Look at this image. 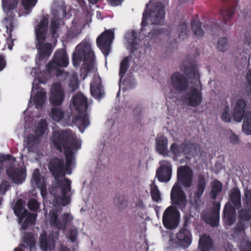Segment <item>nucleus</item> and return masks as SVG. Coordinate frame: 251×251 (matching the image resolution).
Listing matches in <instances>:
<instances>
[{
    "mask_svg": "<svg viewBox=\"0 0 251 251\" xmlns=\"http://www.w3.org/2000/svg\"><path fill=\"white\" fill-rule=\"evenodd\" d=\"M181 70L188 78L192 80L191 83L194 84V86L184 91L181 97L182 100L187 106L196 107L201 103L202 100L201 83L197 67L196 65L184 66L181 68Z\"/></svg>",
    "mask_w": 251,
    "mask_h": 251,
    "instance_id": "1",
    "label": "nucleus"
},
{
    "mask_svg": "<svg viewBox=\"0 0 251 251\" xmlns=\"http://www.w3.org/2000/svg\"><path fill=\"white\" fill-rule=\"evenodd\" d=\"M165 11L164 7L160 2H155L148 10H145L143 14L141 23V33L151 39L158 37L164 31L163 28H153L150 32L146 31L149 27L147 20L150 19L151 25H162L165 22Z\"/></svg>",
    "mask_w": 251,
    "mask_h": 251,
    "instance_id": "2",
    "label": "nucleus"
},
{
    "mask_svg": "<svg viewBox=\"0 0 251 251\" xmlns=\"http://www.w3.org/2000/svg\"><path fill=\"white\" fill-rule=\"evenodd\" d=\"M83 64L81 67V72L83 73V79L87 75V74L92 72L94 69L95 54L92 50L90 42L85 39L75 48L72 55L73 66L78 68L82 61Z\"/></svg>",
    "mask_w": 251,
    "mask_h": 251,
    "instance_id": "3",
    "label": "nucleus"
},
{
    "mask_svg": "<svg viewBox=\"0 0 251 251\" xmlns=\"http://www.w3.org/2000/svg\"><path fill=\"white\" fill-rule=\"evenodd\" d=\"M38 0H22V5L24 8V11L19 16L28 15L35 6ZM18 4V0H2V7L5 17L3 21V25L6 28V32L9 34V37H12V32L14 29V20L15 14L14 11L16 9Z\"/></svg>",
    "mask_w": 251,
    "mask_h": 251,
    "instance_id": "4",
    "label": "nucleus"
},
{
    "mask_svg": "<svg viewBox=\"0 0 251 251\" xmlns=\"http://www.w3.org/2000/svg\"><path fill=\"white\" fill-rule=\"evenodd\" d=\"M51 141L54 148L62 151L81 148V141L70 129L58 130L52 132Z\"/></svg>",
    "mask_w": 251,
    "mask_h": 251,
    "instance_id": "5",
    "label": "nucleus"
},
{
    "mask_svg": "<svg viewBox=\"0 0 251 251\" xmlns=\"http://www.w3.org/2000/svg\"><path fill=\"white\" fill-rule=\"evenodd\" d=\"M48 19L43 16L35 28L36 48L38 50V59L43 60L48 58L52 51V44L45 42L48 31Z\"/></svg>",
    "mask_w": 251,
    "mask_h": 251,
    "instance_id": "6",
    "label": "nucleus"
},
{
    "mask_svg": "<svg viewBox=\"0 0 251 251\" xmlns=\"http://www.w3.org/2000/svg\"><path fill=\"white\" fill-rule=\"evenodd\" d=\"M72 103L78 112V114L73 119L75 126H89L87 99L81 93L75 95L72 99Z\"/></svg>",
    "mask_w": 251,
    "mask_h": 251,
    "instance_id": "7",
    "label": "nucleus"
},
{
    "mask_svg": "<svg viewBox=\"0 0 251 251\" xmlns=\"http://www.w3.org/2000/svg\"><path fill=\"white\" fill-rule=\"evenodd\" d=\"M64 182L57 181V184L52 187L50 193L54 198L60 199L62 205L65 206L69 204L71 201V196L68 193L71 190L72 182L68 178H65Z\"/></svg>",
    "mask_w": 251,
    "mask_h": 251,
    "instance_id": "8",
    "label": "nucleus"
},
{
    "mask_svg": "<svg viewBox=\"0 0 251 251\" xmlns=\"http://www.w3.org/2000/svg\"><path fill=\"white\" fill-rule=\"evenodd\" d=\"M208 180L203 174L198 176L196 181L193 196L190 198V203L196 210L199 209L202 203L201 197L205 190Z\"/></svg>",
    "mask_w": 251,
    "mask_h": 251,
    "instance_id": "9",
    "label": "nucleus"
},
{
    "mask_svg": "<svg viewBox=\"0 0 251 251\" xmlns=\"http://www.w3.org/2000/svg\"><path fill=\"white\" fill-rule=\"evenodd\" d=\"M69 63V59L66 51L64 49H60L55 52L52 60L48 63L47 68L50 72L56 70V75L59 76L64 71L58 69L57 68L67 67Z\"/></svg>",
    "mask_w": 251,
    "mask_h": 251,
    "instance_id": "10",
    "label": "nucleus"
},
{
    "mask_svg": "<svg viewBox=\"0 0 251 251\" xmlns=\"http://www.w3.org/2000/svg\"><path fill=\"white\" fill-rule=\"evenodd\" d=\"M180 213L178 210L174 206H170L164 211L162 222L165 228L168 229H174L176 228L179 224Z\"/></svg>",
    "mask_w": 251,
    "mask_h": 251,
    "instance_id": "11",
    "label": "nucleus"
},
{
    "mask_svg": "<svg viewBox=\"0 0 251 251\" xmlns=\"http://www.w3.org/2000/svg\"><path fill=\"white\" fill-rule=\"evenodd\" d=\"M114 30L108 29L102 33L97 39V46L105 56L109 53L110 44L114 39Z\"/></svg>",
    "mask_w": 251,
    "mask_h": 251,
    "instance_id": "12",
    "label": "nucleus"
},
{
    "mask_svg": "<svg viewBox=\"0 0 251 251\" xmlns=\"http://www.w3.org/2000/svg\"><path fill=\"white\" fill-rule=\"evenodd\" d=\"M178 182L185 188H190L193 184V173L188 166H181L177 169Z\"/></svg>",
    "mask_w": 251,
    "mask_h": 251,
    "instance_id": "13",
    "label": "nucleus"
},
{
    "mask_svg": "<svg viewBox=\"0 0 251 251\" xmlns=\"http://www.w3.org/2000/svg\"><path fill=\"white\" fill-rule=\"evenodd\" d=\"M220 202H213L210 213L202 215V220L212 227L218 226L220 221Z\"/></svg>",
    "mask_w": 251,
    "mask_h": 251,
    "instance_id": "14",
    "label": "nucleus"
},
{
    "mask_svg": "<svg viewBox=\"0 0 251 251\" xmlns=\"http://www.w3.org/2000/svg\"><path fill=\"white\" fill-rule=\"evenodd\" d=\"M171 200L173 204L177 206L180 210L185 208L187 204L186 196L184 191L176 184L173 187L171 192Z\"/></svg>",
    "mask_w": 251,
    "mask_h": 251,
    "instance_id": "15",
    "label": "nucleus"
},
{
    "mask_svg": "<svg viewBox=\"0 0 251 251\" xmlns=\"http://www.w3.org/2000/svg\"><path fill=\"white\" fill-rule=\"evenodd\" d=\"M65 98V92L60 84L54 83L51 90L49 101L53 106L61 105Z\"/></svg>",
    "mask_w": 251,
    "mask_h": 251,
    "instance_id": "16",
    "label": "nucleus"
},
{
    "mask_svg": "<svg viewBox=\"0 0 251 251\" xmlns=\"http://www.w3.org/2000/svg\"><path fill=\"white\" fill-rule=\"evenodd\" d=\"M176 238L178 245L183 248H187L191 244L192 236L190 231L188 229V222L185 220L182 228L176 234Z\"/></svg>",
    "mask_w": 251,
    "mask_h": 251,
    "instance_id": "17",
    "label": "nucleus"
},
{
    "mask_svg": "<svg viewBox=\"0 0 251 251\" xmlns=\"http://www.w3.org/2000/svg\"><path fill=\"white\" fill-rule=\"evenodd\" d=\"M171 84L173 87L179 92H184L189 88L188 79L180 73L176 72L171 77Z\"/></svg>",
    "mask_w": 251,
    "mask_h": 251,
    "instance_id": "18",
    "label": "nucleus"
},
{
    "mask_svg": "<svg viewBox=\"0 0 251 251\" xmlns=\"http://www.w3.org/2000/svg\"><path fill=\"white\" fill-rule=\"evenodd\" d=\"M162 165L156 171V176L161 182L169 181L171 177L172 166L170 161H162Z\"/></svg>",
    "mask_w": 251,
    "mask_h": 251,
    "instance_id": "19",
    "label": "nucleus"
},
{
    "mask_svg": "<svg viewBox=\"0 0 251 251\" xmlns=\"http://www.w3.org/2000/svg\"><path fill=\"white\" fill-rule=\"evenodd\" d=\"M49 169L55 178L65 176L64 163L63 159L56 157L51 159L49 162Z\"/></svg>",
    "mask_w": 251,
    "mask_h": 251,
    "instance_id": "20",
    "label": "nucleus"
},
{
    "mask_svg": "<svg viewBox=\"0 0 251 251\" xmlns=\"http://www.w3.org/2000/svg\"><path fill=\"white\" fill-rule=\"evenodd\" d=\"M236 209L230 202H227L225 204L222 218L226 226H230L235 223L236 219Z\"/></svg>",
    "mask_w": 251,
    "mask_h": 251,
    "instance_id": "21",
    "label": "nucleus"
},
{
    "mask_svg": "<svg viewBox=\"0 0 251 251\" xmlns=\"http://www.w3.org/2000/svg\"><path fill=\"white\" fill-rule=\"evenodd\" d=\"M224 2L231 3V5L226 6L220 11V15L225 25H227L232 18L235 9V6H237L239 0H222Z\"/></svg>",
    "mask_w": 251,
    "mask_h": 251,
    "instance_id": "22",
    "label": "nucleus"
},
{
    "mask_svg": "<svg viewBox=\"0 0 251 251\" xmlns=\"http://www.w3.org/2000/svg\"><path fill=\"white\" fill-rule=\"evenodd\" d=\"M6 174L15 183H22L26 177L25 171L22 169L15 168L12 167L6 169Z\"/></svg>",
    "mask_w": 251,
    "mask_h": 251,
    "instance_id": "23",
    "label": "nucleus"
},
{
    "mask_svg": "<svg viewBox=\"0 0 251 251\" xmlns=\"http://www.w3.org/2000/svg\"><path fill=\"white\" fill-rule=\"evenodd\" d=\"M90 92L92 96L96 99H100L103 96L104 93L100 76L93 78L90 84Z\"/></svg>",
    "mask_w": 251,
    "mask_h": 251,
    "instance_id": "24",
    "label": "nucleus"
},
{
    "mask_svg": "<svg viewBox=\"0 0 251 251\" xmlns=\"http://www.w3.org/2000/svg\"><path fill=\"white\" fill-rule=\"evenodd\" d=\"M185 155L186 156L184 158L179 160V163L182 164L185 162L190 161L191 158L188 155L195 157L197 154L198 146L196 144L189 140H185Z\"/></svg>",
    "mask_w": 251,
    "mask_h": 251,
    "instance_id": "25",
    "label": "nucleus"
},
{
    "mask_svg": "<svg viewBox=\"0 0 251 251\" xmlns=\"http://www.w3.org/2000/svg\"><path fill=\"white\" fill-rule=\"evenodd\" d=\"M168 139L163 135H157L155 138V149L156 151L163 156L168 154Z\"/></svg>",
    "mask_w": 251,
    "mask_h": 251,
    "instance_id": "26",
    "label": "nucleus"
},
{
    "mask_svg": "<svg viewBox=\"0 0 251 251\" xmlns=\"http://www.w3.org/2000/svg\"><path fill=\"white\" fill-rule=\"evenodd\" d=\"M36 215L29 212L26 209H24L23 215L20 217L19 222L22 223V228L27 229L28 227L35 223Z\"/></svg>",
    "mask_w": 251,
    "mask_h": 251,
    "instance_id": "27",
    "label": "nucleus"
},
{
    "mask_svg": "<svg viewBox=\"0 0 251 251\" xmlns=\"http://www.w3.org/2000/svg\"><path fill=\"white\" fill-rule=\"evenodd\" d=\"M39 243L43 251H51L54 248V240L52 236H47L46 233H42L39 238Z\"/></svg>",
    "mask_w": 251,
    "mask_h": 251,
    "instance_id": "28",
    "label": "nucleus"
},
{
    "mask_svg": "<svg viewBox=\"0 0 251 251\" xmlns=\"http://www.w3.org/2000/svg\"><path fill=\"white\" fill-rule=\"evenodd\" d=\"M230 202L237 209L241 207V193L238 188H233L231 189L229 194Z\"/></svg>",
    "mask_w": 251,
    "mask_h": 251,
    "instance_id": "29",
    "label": "nucleus"
},
{
    "mask_svg": "<svg viewBox=\"0 0 251 251\" xmlns=\"http://www.w3.org/2000/svg\"><path fill=\"white\" fill-rule=\"evenodd\" d=\"M213 245V242L209 235L202 234L200 236L198 247L200 251H210Z\"/></svg>",
    "mask_w": 251,
    "mask_h": 251,
    "instance_id": "30",
    "label": "nucleus"
},
{
    "mask_svg": "<svg viewBox=\"0 0 251 251\" xmlns=\"http://www.w3.org/2000/svg\"><path fill=\"white\" fill-rule=\"evenodd\" d=\"M170 151L173 154V160L177 161L178 158L181 156L183 153L185 154V143L184 141L178 144L176 143H173L170 147Z\"/></svg>",
    "mask_w": 251,
    "mask_h": 251,
    "instance_id": "31",
    "label": "nucleus"
},
{
    "mask_svg": "<svg viewBox=\"0 0 251 251\" xmlns=\"http://www.w3.org/2000/svg\"><path fill=\"white\" fill-rule=\"evenodd\" d=\"M127 40L130 46L131 52L134 53L139 49V41L137 39V33L132 30L130 33L127 35Z\"/></svg>",
    "mask_w": 251,
    "mask_h": 251,
    "instance_id": "32",
    "label": "nucleus"
},
{
    "mask_svg": "<svg viewBox=\"0 0 251 251\" xmlns=\"http://www.w3.org/2000/svg\"><path fill=\"white\" fill-rule=\"evenodd\" d=\"M52 18L62 21L66 16V7L64 4L59 5L52 11Z\"/></svg>",
    "mask_w": 251,
    "mask_h": 251,
    "instance_id": "33",
    "label": "nucleus"
},
{
    "mask_svg": "<svg viewBox=\"0 0 251 251\" xmlns=\"http://www.w3.org/2000/svg\"><path fill=\"white\" fill-rule=\"evenodd\" d=\"M40 139L32 133L29 134L26 137V147L29 151H34L40 142Z\"/></svg>",
    "mask_w": 251,
    "mask_h": 251,
    "instance_id": "34",
    "label": "nucleus"
},
{
    "mask_svg": "<svg viewBox=\"0 0 251 251\" xmlns=\"http://www.w3.org/2000/svg\"><path fill=\"white\" fill-rule=\"evenodd\" d=\"M222 183L217 179L213 180L211 183V197L212 200H216L217 196L222 192Z\"/></svg>",
    "mask_w": 251,
    "mask_h": 251,
    "instance_id": "35",
    "label": "nucleus"
},
{
    "mask_svg": "<svg viewBox=\"0 0 251 251\" xmlns=\"http://www.w3.org/2000/svg\"><path fill=\"white\" fill-rule=\"evenodd\" d=\"M46 98L47 95L45 92H37L33 99L36 108H40L42 107L45 102Z\"/></svg>",
    "mask_w": 251,
    "mask_h": 251,
    "instance_id": "36",
    "label": "nucleus"
},
{
    "mask_svg": "<svg viewBox=\"0 0 251 251\" xmlns=\"http://www.w3.org/2000/svg\"><path fill=\"white\" fill-rule=\"evenodd\" d=\"M191 28L195 35L198 38L201 37L204 35V31L201 28L202 23L196 19H193L191 21Z\"/></svg>",
    "mask_w": 251,
    "mask_h": 251,
    "instance_id": "37",
    "label": "nucleus"
},
{
    "mask_svg": "<svg viewBox=\"0 0 251 251\" xmlns=\"http://www.w3.org/2000/svg\"><path fill=\"white\" fill-rule=\"evenodd\" d=\"M129 62L130 59L127 56L125 57L121 62L119 73L120 81L122 80L127 72V71L129 67Z\"/></svg>",
    "mask_w": 251,
    "mask_h": 251,
    "instance_id": "38",
    "label": "nucleus"
},
{
    "mask_svg": "<svg viewBox=\"0 0 251 251\" xmlns=\"http://www.w3.org/2000/svg\"><path fill=\"white\" fill-rule=\"evenodd\" d=\"M73 219V216L70 213H65L61 217V220L59 221L58 229L64 230L67 227L68 223L71 222Z\"/></svg>",
    "mask_w": 251,
    "mask_h": 251,
    "instance_id": "39",
    "label": "nucleus"
},
{
    "mask_svg": "<svg viewBox=\"0 0 251 251\" xmlns=\"http://www.w3.org/2000/svg\"><path fill=\"white\" fill-rule=\"evenodd\" d=\"M151 195L153 201L158 202L161 201L160 192L153 182L151 184Z\"/></svg>",
    "mask_w": 251,
    "mask_h": 251,
    "instance_id": "40",
    "label": "nucleus"
},
{
    "mask_svg": "<svg viewBox=\"0 0 251 251\" xmlns=\"http://www.w3.org/2000/svg\"><path fill=\"white\" fill-rule=\"evenodd\" d=\"M50 115L52 120L58 122L63 118L64 113L61 109L53 107L51 109Z\"/></svg>",
    "mask_w": 251,
    "mask_h": 251,
    "instance_id": "41",
    "label": "nucleus"
},
{
    "mask_svg": "<svg viewBox=\"0 0 251 251\" xmlns=\"http://www.w3.org/2000/svg\"><path fill=\"white\" fill-rule=\"evenodd\" d=\"M24 205V202L21 199H19L15 204L13 208L14 213L19 219L20 218V217H21V216L23 215V212H24V209H25Z\"/></svg>",
    "mask_w": 251,
    "mask_h": 251,
    "instance_id": "42",
    "label": "nucleus"
},
{
    "mask_svg": "<svg viewBox=\"0 0 251 251\" xmlns=\"http://www.w3.org/2000/svg\"><path fill=\"white\" fill-rule=\"evenodd\" d=\"M50 223L51 226L58 229L59 221L58 220V214L56 210H52L50 212Z\"/></svg>",
    "mask_w": 251,
    "mask_h": 251,
    "instance_id": "43",
    "label": "nucleus"
},
{
    "mask_svg": "<svg viewBox=\"0 0 251 251\" xmlns=\"http://www.w3.org/2000/svg\"><path fill=\"white\" fill-rule=\"evenodd\" d=\"M178 32V37L180 39L184 40L187 37V25L185 23H181L177 29Z\"/></svg>",
    "mask_w": 251,
    "mask_h": 251,
    "instance_id": "44",
    "label": "nucleus"
},
{
    "mask_svg": "<svg viewBox=\"0 0 251 251\" xmlns=\"http://www.w3.org/2000/svg\"><path fill=\"white\" fill-rule=\"evenodd\" d=\"M69 87L72 91H75L78 87L77 75L74 73L69 78Z\"/></svg>",
    "mask_w": 251,
    "mask_h": 251,
    "instance_id": "45",
    "label": "nucleus"
},
{
    "mask_svg": "<svg viewBox=\"0 0 251 251\" xmlns=\"http://www.w3.org/2000/svg\"><path fill=\"white\" fill-rule=\"evenodd\" d=\"M123 84L125 86L123 89H125V90L133 89L135 88L136 85L135 79L131 76L126 77L123 81Z\"/></svg>",
    "mask_w": 251,
    "mask_h": 251,
    "instance_id": "46",
    "label": "nucleus"
},
{
    "mask_svg": "<svg viewBox=\"0 0 251 251\" xmlns=\"http://www.w3.org/2000/svg\"><path fill=\"white\" fill-rule=\"evenodd\" d=\"M239 218L245 221L251 219V210L248 208H242L239 212Z\"/></svg>",
    "mask_w": 251,
    "mask_h": 251,
    "instance_id": "47",
    "label": "nucleus"
},
{
    "mask_svg": "<svg viewBox=\"0 0 251 251\" xmlns=\"http://www.w3.org/2000/svg\"><path fill=\"white\" fill-rule=\"evenodd\" d=\"M228 39L226 37L220 38L217 42V47L219 51L224 52L228 47Z\"/></svg>",
    "mask_w": 251,
    "mask_h": 251,
    "instance_id": "48",
    "label": "nucleus"
},
{
    "mask_svg": "<svg viewBox=\"0 0 251 251\" xmlns=\"http://www.w3.org/2000/svg\"><path fill=\"white\" fill-rule=\"evenodd\" d=\"M76 150V149H71L65 151V156L66 159V165L72 166L73 165V160L75 159L73 151Z\"/></svg>",
    "mask_w": 251,
    "mask_h": 251,
    "instance_id": "49",
    "label": "nucleus"
},
{
    "mask_svg": "<svg viewBox=\"0 0 251 251\" xmlns=\"http://www.w3.org/2000/svg\"><path fill=\"white\" fill-rule=\"evenodd\" d=\"M24 242L31 249L35 246V241L33 234L31 232H26L24 236Z\"/></svg>",
    "mask_w": 251,
    "mask_h": 251,
    "instance_id": "50",
    "label": "nucleus"
},
{
    "mask_svg": "<svg viewBox=\"0 0 251 251\" xmlns=\"http://www.w3.org/2000/svg\"><path fill=\"white\" fill-rule=\"evenodd\" d=\"M61 21L52 18L50 24V30L52 35L54 36L60 27Z\"/></svg>",
    "mask_w": 251,
    "mask_h": 251,
    "instance_id": "51",
    "label": "nucleus"
},
{
    "mask_svg": "<svg viewBox=\"0 0 251 251\" xmlns=\"http://www.w3.org/2000/svg\"><path fill=\"white\" fill-rule=\"evenodd\" d=\"M246 112L245 110L234 108L233 115L234 120L237 122H241L244 120Z\"/></svg>",
    "mask_w": 251,
    "mask_h": 251,
    "instance_id": "52",
    "label": "nucleus"
},
{
    "mask_svg": "<svg viewBox=\"0 0 251 251\" xmlns=\"http://www.w3.org/2000/svg\"><path fill=\"white\" fill-rule=\"evenodd\" d=\"M243 201L247 207L251 210V190H247L245 191Z\"/></svg>",
    "mask_w": 251,
    "mask_h": 251,
    "instance_id": "53",
    "label": "nucleus"
},
{
    "mask_svg": "<svg viewBox=\"0 0 251 251\" xmlns=\"http://www.w3.org/2000/svg\"><path fill=\"white\" fill-rule=\"evenodd\" d=\"M240 251H251V242L246 239L240 242Z\"/></svg>",
    "mask_w": 251,
    "mask_h": 251,
    "instance_id": "54",
    "label": "nucleus"
},
{
    "mask_svg": "<svg viewBox=\"0 0 251 251\" xmlns=\"http://www.w3.org/2000/svg\"><path fill=\"white\" fill-rule=\"evenodd\" d=\"M28 208L32 211H36L39 208V203L35 199H31L28 201Z\"/></svg>",
    "mask_w": 251,
    "mask_h": 251,
    "instance_id": "55",
    "label": "nucleus"
},
{
    "mask_svg": "<svg viewBox=\"0 0 251 251\" xmlns=\"http://www.w3.org/2000/svg\"><path fill=\"white\" fill-rule=\"evenodd\" d=\"M221 118L223 121L229 122L231 121V116L229 113V107L228 106H226L222 112Z\"/></svg>",
    "mask_w": 251,
    "mask_h": 251,
    "instance_id": "56",
    "label": "nucleus"
},
{
    "mask_svg": "<svg viewBox=\"0 0 251 251\" xmlns=\"http://www.w3.org/2000/svg\"><path fill=\"white\" fill-rule=\"evenodd\" d=\"M48 126H35L34 129L35 136H37L40 139V137L44 134Z\"/></svg>",
    "mask_w": 251,
    "mask_h": 251,
    "instance_id": "57",
    "label": "nucleus"
},
{
    "mask_svg": "<svg viewBox=\"0 0 251 251\" xmlns=\"http://www.w3.org/2000/svg\"><path fill=\"white\" fill-rule=\"evenodd\" d=\"M41 177V176L39 172V170L36 169L33 174V179L35 181L37 186L44 183V182L42 181Z\"/></svg>",
    "mask_w": 251,
    "mask_h": 251,
    "instance_id": "58",
    "label": "nucleus"
},
{
    "mask_svg": "<svg viewBox=\"0 0 251 251\" xmlns=\"http://www.w3.org/2000/svg\"><path fill=\"white\" fill-rule=\"evenodd\" d=\"M246 104V102L244 99H240L237 100L234 108L245 110Z\"/></svg>",
    "mask_w": 251,
    "mask_h": 251,
    "instance_id": "59",
    "label": "nucleus"
},
{
    "mask_svg": "<svg viewBox=\"0 0 251 251\" xmlns=\"http://www.w3.org/2000/svg\"><path fill=\"white\" fill-rule=\"evenodd\" d=\"M242 126H251V111L246 112Z\"/></svg>",
    "mask_w": 251,
    "mask_h": 251,
    "instance_id": "60",
    "label": "nucleus"
},
{
    "mask_svg": "<svg viewBox=\"0 0 251 251\" xmlns=\"http://www.w3.org/2000/svg\"><path fill=\"white\" fill-rule=\"evenodd\" d=\"M78 236V231L76 229H71L70 231L69 239L72 242H75Z\"/></svg>",
    "mask_w": 251,
    "mask_h": 251,
    "instance_id": "61",
    "label": "nucleus"
},
{
    "mask_svg": "<svg viewBox=\"0 0 251 251\" xmlns=\"http://www.w3.org/2000/svg\"><path fill=\"white\" fill-rule=\"evenodd\" d=\"M40 190L41 195L43 198H45L47 195V190L46 184L43 183L37 186Z\"/></svg>",
    "mask_w": 251,
    "mask_h": 251,
    "instance_id": "62",
    "label": "nucleus"
},
{
    "mask_svg": "<svg viewBox=\"0 0 251 251\" xmlns=\"http://www.w3.org/2000/svg\"><path fill=\"white\" fill-rule=\"evenodd\" d=\"M245 229V225L243 223L240 222L237 223L234 227L235 233H239L243 232Z\"/></svg>",
    "mask_w": 251,
    "mask_h": 251,
    "instance_id": "63",
    "label": "nucleus"
},
{
    "mask_svg": "<svg viewBox=\"0 0 251 251\" xmlns=\"http://www.w3.org/2000/svg\"><path fill=\"white\" fill-rule=\"evenodd\" d=\"M229 139L232 144H238L239 143V137L233 133L229 136Z\"/></svg>",
    "mask_w": 251,
    "mask_h": 251,
    "instance_id": "64",
    "label": "nucleus"
}]
</instances>
